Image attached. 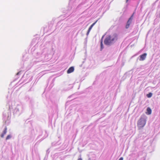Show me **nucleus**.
I'll list each match as a JSON object with an SVG mask.
<instances>
[{
  "instance_id": "obj_19",
  "label": "nucleus",
  "mask_w": 160,
  "mask_h": 160,
  "mask_svg": "<svg viewBox=\"0 0 160 160\" xmlns=\"http://www.w3.org/2000/svg\"><path fill=\"white\" fill-rule=\"evenodd\" d=\"M128 0H126V2H128Z\"/></svg>"
},
{
  "instance_id": "obj_8",
  "label": "nucleus",
  "mask_w": 160,
  "mask_h": 160,
  "mask_svg": "<svg viewBox=\"0 0 160 160\" xmlns=\"http://www.w3.org/2000/svg\"><path fill=\"white\" fill-rule=\"evenodd\" d=\"M147 112L146 113L148 114H150L151 113V110L149 108H148L147 109Z\"/></svg>"
},
{
  "instance_id": "obj_5",
  "label": "nucleus",
  "mask_w": 160,
  "mask_h": 160,
  "mask_svg": "<svg viewBox=\"0 0 160 160\" xmlns=\"http://www.w3.org/2000/svg\"><path fill=\"white\" fill-rule=\"evenodd\" d=\"M7 132V128L6 127H5L4 130L3 131L2 133L1 134V136L2 138H3L4 135Z\"/></svg>"
},
{
  "instance_id": "obj_13",
  "label": "nucleus",
  "mask_w": 160,
  "mask_h": 160,
  "mask_svg": "<svg viewBox=\"0 0 160 160\" xmlns=\"http://www.w3.org/2000/svg\"><path fill=\"white\" fill-rule=\"evenodd\" d=\"M111 39V37L109 35H108L107 36V37L105 39V40H110Z\"/></svg>"
},
{
  "instance_id": "obj_3",
  "label": "nucleus",
  "mask_w": 160,
  "mask_h": 160,
  "mask_svg": "<svg viewBox=\"0 0 160 160\" xmlns=\"http://www.w3.org/2000/svg\"><path fill=\"white\" fill-rule=\"evenodd\" d=\"M147 54L144 53L139 56V60L140 61L144 60L146 58Z\"/></svg>"
},
{
  "instance_id": "obj_11",
  "label": "nucleus",
  "mask_w": 160,
  "mask_h": 160,
  "mask_svg": "<svg viewBox=\"0 0 160 160\" xmlns=\"http://www.w3.org/2000/svg\"><path fill=\"white\" fill-rule=\"evenodd\" d=\"M102 41H101V48H100V50L102 51V49L104 47H103V44H102Z\"/></svg>"
},
{
  "instance_id": "obj_6",
  "label": "nucleus",
  "mask_w": 160,
  "mask_h": 160,
  "mask_svg": "<svg viewBox=\"0 0 160 160\" xmlns=\"http://www.w3.org/2000/svg\"><path fill=\"white\" fill-rule=\"evenodd\" d=\"M74 68L73 67H70L68 70L67 72L68 73H70L73 72Z\"/></svg>"
},
{
  "instance_id": "obj_16",
  "label": "nucleus",
  "mask_w": 160,
  "mask_h": 160,
  "mask_svg": "<svg viewBox=\"0 0 160 160\" xmlns=\"http://www.w3.org/2000/svg\"><path fill=\"white\" fill-rule=\"evenodd\" d=\"M118 160H123V158L121 157Z\"/></svg>"
},
{
  "instance_id": "obj_17",
  "label": "nucleus",
  "mask_w": 160,
  "mask_h": 160,
  "mask_svg": "<svg viewBox=\"0 0 160 160\" xmlns=\"http://www.w3.org/2000/svg\"><path fill=\"white\" fill-rule=\"evenodd\" d=\"M78 160H82V159L81 158H80Z\"/></svg>"
},
{
  "instance_id": "obj_14",
  "label": "nucleus",
  "mask_w": 160,
  "mask_h": 160,
  "mask_svg": "<svg viewBox=\"0 0 160 160\" xmlns=\"http://www.w3.org/2000/svg\"><path fill=\"white\" fill-rule=\"evenodd\" d=\"M129 26H130V25H129V24H127L126 25V28H128L129 27Z\"/></svg>"
},
{
  "instance_id": "obj_9",
  "label": "nucleus",
  "mask_w": 160,
  "mask_h": 160,
  "mask_svg": "<svg viewBox=\"0 0 160 160\" xmlns=\"http://www.w3.org/2000/svg\"><path fill=\"white\" fill-rule=\"evenodd\" d=\"M133 15H132V16L131 17V18H130L127 22V24H129V25H130L131 24V22L132 20V17Z\"/></svg>"
},
{
  "instance_id": "obj_15",
  "label": "nucleus",
  "mask_w": 160,
  "mask_h": 160,
  "mask_svg": "<svg viewBox=\"0 0 160 160\" xmlns=\"http://www.w3.org/2000/svg\"><path fill=\"white\" fill-rule=\"evenodd\" d=\"M20 73H21V72H18L17 73V75H19V74H20Z\"/></svg>"
},
{
  "instance_id": "obj_4",
  "label": "nucleus",
  "mask_w": 160,
  "mask_h": 160,
  "mask_svg": "<svg viewBox=\"0 0 160 160\" xmlns=\"http://www.w3.org/2000/svg\"><path fill=\"white\" fill-rule=\"evenodd\" d=\"M114 41H104V43L107 46H110L114 43Z\"/></svg>"
},
{
  "instance_id": "obj_2",
  "label": "nucleus",
  "mask_w": 160,
  "mask_h": 160,
  "mask_svg": "<svg viewBox=\"0 0 160 160\" xmlns=\"http://www.w3.org/2000/svg\"><path fill=\"white\" fill-rule=\"evenodd\" d=\"M23 107L21 104H18L14 110V112L18 115H20L23 112Z\"/></svg>"
},
{
  "instance_id": "obj_18",
  "label": "nucleus",
  "mask_w": 160,
  "mask_h": 160,
  "mask_svg": "<svg viewBox=\"0 0 160 160\" xmlns=\"http://www.w3.org/2000/svg\"><path fill=\"white\" fill-rule=\"evenodd\" d=\"M88 160H91L90 158H89L88 159Z\"/></svg>"
},
{
  "instance_id": "obj_12",
  "label": "nucleus",
  "mask_w": 160,
  "mask_h": 160,
  "mask_svg": "<svg viewBox=\"0 0 160 160\" xmlns=\"http://www.w3.org/2000/svg\"><path fill=\"white\" fill-rule=\"evenodd\" d=\"M12 137V136L11 135H8V136L6 138V140H7L10 139Z\"/></svg>"
},
{
  "instance_id": "obj_10",
  "label": "nucleus",
  "mask_w": 160,
  "mask_h": 160,
  "mask_svg": "<svg viewBox=\"0 0 160 160\" xmlns=\"http://www.w3.org/2000/svg\"><path fill=\"white\" fill-rule=\"evenodd\" d=\"M152 93L151 92H150L147 95V96L148 98H150L151 97H152Z\"/></svg>"
},
{
  "instance_id": "obj_1",
  "label": "nucleus",
  "mask_w": 160,
  "mask_h": 160,
  "mask_svg": "<svg viewBox=\"0 0 160 160\" xmlns=\"http://www.w3.org/2000/svg\"><path fill=\"white\" fill-rule=\"evenodd\" d=\"M146 116L145 115H142L137 122V126L139 129H142L145 126L146 122Z\"/></svg>"
},
{
  "instance_id": "obj_7",
  "label": "nucleus",
  "mask_w": 160,
  "mask_h": 160,
  "mask_svg": "<svg viewBox=\"0 0 160 160\" xmlns=\"http://www.w3.org/2000/svg\"><path fill=\"white\" fill-rule=\"evenodd\" d=\"M97 21H96L95 22L93 23L92 25H91V26L89 28L88 30V33H89V32H90V30L92 29V28L93 27V26L97 22Z\"/></svg>"
}]
</instances>
